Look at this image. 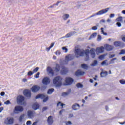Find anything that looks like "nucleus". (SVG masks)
I'll list each match as a JSON object with an SVG mask.
<instances>
[{"mask_svg":"<svg viewBox=\"0 0 125 125\" xmlns=\"http://www.w3.org/2000/svg\"><path fill=\"white\" fill-rule=\"evenodd\" d=\"M75 54L77 58H79V57H83L85 54L86 58H87V59H89V49H86L85 50H84L83 49H80V48L76 49L75 50Z\"/></svg>","mask_w":125,"mask_h":125,"instance_id":"nucleus-1","label":"nucleus"},{"mask_svg":"<svg viewBox=\"0 0 125 125\" xmlns=\"http://www.w3.org/2000/svg\"><path fill=\"white\" fill-rule=\"evenodd\" d=\"M62 80L61 77L57 76L55 77L53 80V83L55 86L57 87H59V86H61L62 85Z\"/></svg>","mask_w":125,"mask_h":125,"instance_id":"nucleus-2","label":"nucleus"},{"mask_svg":"<svg viewBox=\"0 0 125 125\" xmlns=\"http://www.w3.org/2000/svg\"><path fill=\"white\" fill-rule=\"evenodd\" d=\"M23 111H24V108L23 106L20 105H16L15 107L14 113L15 114H18L19 112H23Z\"/></svg>","mask_w":125,"mask_h":125,"instance_id":"nucleus-3","label":"nucleus"},{"mask_svg":"<svg viewBox=\"0 0 125 125\" xmlns=\"http://www.w3.org/2000/svg\"><path fill=\"white\" fill-rule=\"evenodd\" d=\"M36 99H39V98H41V99H43V102H46L48 100V97L47 96L45 97V95L43 94H38L36 97Z\"/></svg>","mask_w":125,"mask_h":125,"instance_id":"nucleus-4","label":"nucleus"},{"mask_svg":"<svg viewBox=\"0 0 125 125\" xmlns=\"http://www.w3.org/2000/svg\"><path fill=\"white\" fill-rule=\"evenodd\" d=\"M23 95L27 98H31L32 97V93L31 90L29 89H25L23 92Z\"/></svg>","mask_w":125,"mask_h":125,"instance_id":"nucleus-5","label":"nucleus"},{"mask_svg":"<svg viewBox=\"0 0 125 125\" xmlns=\"http://www.w3.org/2000/svg\"><path fill=\"white\" fill-rule=\"evenodd\" d=\"M65 83L66 85H71L74 83V79L71 77L65 78Z\"/></svg>","mask_w":125,"mask_h":125,"instance_id":"nucleus-6","label":"nucleus"},{"mask_svg":"<svg viewBox=\"0 0 125 125\" xmlns=\"http://www.w3.org/2000/svg\"><path fill=\"white\" fill-rule=\"evenodd\" d=\"M109 9H110V8H106L104 9L100 10L96 13V15H102L103 14H105V13H107V12L109 11Z\"/></svg>","mask_w":125,"mask_h":125,"instance_id":"nucleus-7","label":"nucleus"},{"mask_svg":"<svg viewBox=\"0 0 125 125\" xmlns=\"http://www.w3.org/2000/svg\"><path fill=\"white\" fill-rule=\"evenodd\" d=\"M42 83L44 85H47L50 83V79L48 77H44L42 80Z\"/></svg>","mask_w":125,"mask_h":125,"instance_id":"nucleus-8","label":"nucleus"},{"mask_svg":"<svg viewBox=\"0 0 125 125\" xmlns=\"http://www.w3.org/2000/svg\"><path fill=\"white\" fill-rule=\"evenodd\" d=\"M14 123V119L12 118H7L4 121L5 125H12Z\"/></svg>","mask_w":125,"mask_h":125,"instance_id":"nucleus-9","label":"nucleus"},{"mask_svg":"<svg viewBox=\"0 0 125 125\" xmlns=\"http://www.w3.org/2000/svg\"><path fill=\"white\" fill-rule=\"evenodd\" d=\"M25 100V98L22 95L18 96L17 98V102L20 104L23 103Z\"/></svg>","mask_w":125,"mask_h":125,"instance_id":"nucleus-10","label":"nucleus"},{"mask_svg":"<svg viewBox=\"0 0 125 125\" xmlns=\"http://www.w3.org/2000/svg\"><path fill=\"white\" fill-rule=\"evenodd\" d=\"M40 89H41V87L37 85H33L31 88L32 92H38Z\"/></svg>","mask_w":125,"mask_h":125,"instance_id":"nucleus-11","label":"nucleus"},{"mask_svg":"<svg viewBox=\"0 0 125 125\" xmlns=\"http://www.w3.org/2000/svg\"><path fill=\"white\" fill-rule=\"evenodd\" d=\"M104 52V47L101 46L100 47H97L96 49V52L97 54L99 53H102Z\"/></svg>","mask_w":125,"mask_h":125,"instance_id":"nucleus-12","label":"nucleus"},{"mask_svg":"<svg viewBox=\"0 0 125 125\" xmlns=\"http://www.w3.org/2000/svg\"><path fill=\"white\" fill-rule=\"evenodd\" d=\"M75 58V56L74 55H68L65 57V60L66 61H70L73 60Z\"/></svg>","mask_w":125,"mask_h":125,"instance_id":"nucleus-13","label":"nucleus"},{"mask_svg":"<svg viewBox=\"0 0 125 125\" xmlns=\"http://www.w3.org/2000/svg\"><path fill=\"white\" fill-rule=\"evenodd\" d=\"M68 72H69L68 68L65 67V66H63L62 68V70L61 71V73L62 75H66Z\"/></svg>","mask_w":125,"mask_h":125,"instance_id":"nucleus-14","label":"nucleus"},{"mask_svg":"<svg viewBox=\"0 0 125 125\" xmlns=\"http://www.w3.org/2000/svg\"><path fill=\"white\" fill-rule=\"evenodd\" d=\"M47 71L51 75V76H54V71H53V69L51 68L50 66L48 67L47 68Z\"/></svg>","mask_w":125,"mask_h":125,"instance_id":"nucleus-15","label":"nucleus"},{"mask_svg":"<svg viewBox=\"0 0 125 125\" xmlns=\"http://www.w3.org/2000/svg\"><path fill=\"white\" fill-rule=\"evenodd\" d=\"M47 122L49 125H52V124H53V119L52 118V116H49L47 120Z\"/></svg>","mask_w":125,"mask_h":125,"instance_id":"nucleus-16","label":"nucleus"},{"mask_svg":"<svg viewBox=\"0 0 125 125\" xmlns=\"http://www.w3.org/2000/svg\"><path fill=\"white\" fill-rule=\"evenodd\" d=\"M100 76L101 78H105V77H107V76H108V72L106 71H102L100 73Z\"/></svg>","mask_w":125,"mask_h":125,"instance_id":"nucleus-17","label":"nucleus"},{"mask_svg":"<svg viewBox=\"0 0 125 125\" xmlns=\"http://www.w3.org/2000/svg\"><path fill=\"white\" fill-rule=\"evenodd\" d=\"M105 49L108 51H110V50H113V49H114V47L112 45L106 44L105 45Z\"/></svg>","mask_w":125,"mask_h":125,"instance_id":"nucleus-18","label":"nucleus"},{"mask_svg":"<svg viewBox=\"0 0 125 125\" xmlns=\"http://www.w3.org/2000/svg\"><path fill=\"white\" fill-rule=\"evenodd\" d=\"M75 75L76 76H83L84 75V72L78 70L75 72Z\"/></svg>","mask_w":125,"mask_h":125,"instance_id":"nucleus-19","label":"nucleus"},{"mask_svg":"<svg viewBox=\"0 0 125 125\" xmlns=\"http://www.w3.org/2000/svg\"><path fill=\"white\" fill-rule=\"evenodd\" d=\"M27 116L30 118H33L34 117V112H33V111L29 110L27 112Z\"/></svg>","mask_w":125,"mask_h":125,"instance_id":"nucleus-20","label":"nucleus"},{"mask_svg":"<svg viewBox=\"0 0 125 125\" xmlns=\"http://www.w3.org/2000/svg\"><path fill=\"white\" fill-rule=\"evenodd\" d=\"M33 110H38L40 108V104H34L32 105Z\"/></svg>","mask_w":125,"mask_h":125,"instance_id":"nucleus-21","label":"nucleus"},{"mask_svg":"<svg viewBox=\"0 0 125 125\" xmlns=\"http://www.w3.org/2000/svg\"><path fill=\"white\" fill-rule=\"evenodd\" d=\"M90 55L92 58L95 57V52L94 51V49H91L90 50Z\"/></svg>","mask_w":125,"mask_h":125,"instance_id":"nucleus-22","label":"nucleus"},{"mask_svg":"<svg viewBox=\"0 0 125 125\" xmlns=\"http://www.w3.org/2000/svg\"><path fill=\"white\" fill-rule=\"evenodd\" d=\"M80 108V104H76L72 105V109L73 110H78Z\"/></svg>","mask_w":125,"mask_h":125,"instance_id":"nucleus-23","label":"nucleus"},{"mask_svg":"<svg viewBox=\"0 0 125 125\" xmlns=\"http://www.w3.org/2000/svg\"><path fill=\"white\" fill-rule=\"evenodd\" d=\"M60 68H61V67H60V65H59V64L58 63H57L56 64V66L55 67V70L56 71V72H59V71H60Z\"/></svg>","mask_w":125,"mask_h":125,"instance_id":"nucleus-24","label":"nucleus"},{"mask_svg":"<svg viewBox=\"0 0 125 125\" xmlns=\"http://www.w3.org/2000/svg\"><path fill=\"white\" fill-rule=\"evenodd\" d=\"M114 44L115 46H121L122 45V42L119 41L115 42Z\"/></svg>","mask_w":125,"mask_h":125,"instance_id":"nucleus-25","label":"nucleus"},{"mask_svg":"<svg viewBox=\"0 0 125 125\" xmlns=\"http://www.w3.org/2000/svg\"><path fill=\"white\" fill-rule=\"evenodd\" d=\"M81 67L83 69H84L85 70H87L88 69V66H87V64L85 63H83L81 64Z\"/></svg>","mask_w":125,"mask_h":125,"instance_id":"nucleus-26","label":"nucleus"},{"mask_svg":"<svg viewBox=\"0 0 125 125\" xmlns=\"http://www.w3.org/2000/svg\"><path fill=\"white\" fill-rule=\"evenodd\" d=\"M69 17H70V16L69 15V14H64L62 16L63 19L64 21L67 20V19H68V18H69Z\"/></svg>","mask_w":125,"mask_h":125,"instance_id":"nucleus-27","label":"nucleus"},{"mask_svg":"<svg viewBox=\"0 0 125 125\" xmlns=\"http://www.w3.org/2000/svg\"><path fill=\"white\" fill-rule=\"evenodd\" d=\"M97 64H98V62H97V61L94 60L93 61V62L90 64V66H91L92 67H94L95 66H96Z\"/></svg>","mask_w":125,"mask_h":125,"instance_id":"nucleus-28","label":"nucleus"},{"mask_svg":"<svg viewBox=\"0 0 125 125\" xmlns=\"http://www.w3.org/2000/svg\"><path fill=\"white\" fill-rule=\"evenodd\" d=\"M96 35H97V33H93L92 35L90 36L89 38V40H91V39H93V38H95V37H96Z\"/></svg>","mask_w":125,"mask_h":125,"instance_id":"nucleus-29","label":"nucleus"},{"mask_svg":"<svg viewBox=\"0 0 125 125\" xmlns=\"http://www.w3.org/2000/svg\"><path fill=\"white\" fill-rule=\"evenodd\" d=\"M117 22H123V17H119L116 19Z\"/></svg>","mask_w":125,"mask_h":125,"instance_id":"nucleus-30","label":"nucleus"},{"mask_svg":"<svg viewBox=\"0 0 125 125\" xmlns=\"http://www.w3.org/2000/svg\"><path fill=\"white\" fill-rule=\"evenodd\" d=\"M54 91V89L51 88L48 90L47 93L48 94H51L52 92Z\"/></svg>","mask_w":125,"mask_h":125,"instance_id":"nucleus-31","label":"nucleus"},{"mask_svg":"<svg viewBox=\"0 0 125 125\" xmlns=\"http://www.w3.org/2000/svg\"><path fill=\"white\" fill-rule=\"evenodd\" d=\"M24 117H25V115L24 114L21 115L19 118V122H22V121H23V119H24Z\"/></svg>","mask_w":125,"mask_h":125,"instance_id":"nucleus-32","label":"nucleus"},{"mask_svg":"<svg viewBox=\"0 0 125 125\" xmlns=\"http://www.w3.org/2000/svg\"><path fill=\"white\" fill-rule=\"evenodd\" d=\"M64 104H62L61 103V102H59V103H58L57 106L59 107V106H61L62 108H63V106H64Z\"/></svg>","mask_w":125,"mask_h":125,"instance_id":"nucleus-33","label":"nucleus"},{"mask_svg":"<svg viewBox=\"0 0 125 125\" xmlns=\"http://www.w3.org/2000/svg\"><path fill=\"white\" fill-rule=\"evenodd\" d=\"M105 58V55H102L99 57V59L100 60H103Z\"/></svg>","mask_w":125,"mask_h":125,"instance_id":"nucleus-34","label":"nucleus"},{"mask_svg":"<svg viewBox=\"0 0 125 125\" xmlns=\"http://www.w3.org/2000/svg\"><path fill=\"white\" fill-rule=\"evenodd\" d=\"M107 62V60H105L102 63H101V65H108V63H106Z\"/></svg>","mask_w":125,"mask_h":125,"instance_id":"nucleus-35","label":"nucleus"},{"mask_svg":"<svg viewBox=\"0 0 125 125\" xmlns=\"http://www.w3.org/2000/svg\"><path fill=\"white\" fill-rule=\"evenodd\" d=\"M120 83L121 84H125V80L123 79L120 80Z\"/></svg>","mask_w":125,"mask_h":125,"instance_id":"nucleus-36","label":"nucleus"},{"mask_svg":"<svg viewBox=\"0 0 125 125\" xmlns=\"http://www.w3.org/2000/svg\"><path fill=\"white\" fill-rule=\"evenodd\" d=\"M122 54H125V49L122 50L121 52L119 53L120 55H122Z\"/></svg>","mask_w":125,"mask_h":125,"instance_id":"nucleus-37","label":"nucleus"},{"mask_svg":"<svg viewBox=\"0 0 125 125\" xmlns=\"http://www.w3.org/2000/svg\"><path fill=\"white\" fill-rule=\"evenodd\" d=\"M76 86H77L78 88L83 87V84H81V83H78L76 84Z\"/></svg>","mask_w":125,"mask_h":125,"instance_id":"nucleus-38","label":"nucleus"},{"mask_svg":"<svg viewBox=\"0 0 125 125\" xmlns=\"http://www.w3.org/2000/svg\"><path fill=\"white\" fill-rule=\"evenodd\" d=\"M39 71V67H36L34 70H33V73H37Z\"/></svg>","mask_w":125,"mask_h":125,"instance_id":"nucleus-39","label":"nucleus"},{"mask_svg":"<svg viewBox=\"0 0 125 125\" xmlns=\"http://www.w3.org/2000/svg\"><path fill=\"white\" fill-rule=\"evenodd\" d=\"M72 33H67L66 35V36H65V37H66V38H70V37H71V36H72Z\"/></svg>","mask_w":125,"mask_h":125,"instance_id":"nucleus-40","label":"nucleus"},{"mask_svg":"<svg viewBox=\"0 0 125 125\" xmlns=\"http://www.w3.org/2000/svg\"><path fill=\"white\" fill-rule=\"evenodd\" d=\"M69 94V93L68 92H63L62 93V96H67Z\"/></svg>","mask_w":125,"mask_h":125,"instance_id":"nucleus-41","label":"nucleus"},{"mask_svg":"<svg viewBox=\"0 0 125 125\" xmlns=\"http://www.w3.org/2000/svg\"><path fill=\"white\" fill-rule=\"evenodd\" d=\"M4 104L6 105H8L9 104H11L10 101L9 100H7L4 102Z\"/></svg>","mask_w":125,"mask_h":125,"instance_id":"nucleus-42","label":"nucleus"},{"mask_svg":"<svg viewBox=\"0 0 125 125\" xmlns=\"http://www.w3.org/2000/svg\"><path fill=\"white\" fill-rule=\"evenodd\" d=\"M36 79H38V78H40V72H38L35 75Z\"/></svg>","mask_w":125,"mask_h":125,"instance_id":"nucleus-43","label":"nucleus"},{"mask_svg":"<svg viewBox=\"0 0 125 125\" xmlns=\"http://www.w3.org/2000/svg\"><path fill=\"white\" fill-rule=\"evenodd\" d=\"M33 74H34V72L33 71H30L29 72H28L27 75L28 76H32V75H33Z\"/></svg>","mask_w":125,"mask_h":125,"instance_id":"nucleus-44","label":"nucleus"},{"mask_svg":"<svg viewBox=\"0 0 125 125\" xmlns=\"http://www.w3.org/2000/svg\"><path fill=\"white\" fill-rule=\"evenodd\" d=\"M92 30H93L94 31H96L97 30V26H94L92 27Z\"/></svg>","mask_w":125,"mask_h":125,"instance_id":"nucleus-45","label":"nucleus"},{"mask_svg":"<svg viewBox=\"0 0 125 125\" xmlns=\"http://www.w3.org/2000/svg\"><path fill=\"white\" fill-rule=\"evenodd\" d=\"M32 125V122H31V121H28L26 122V125Z\"/></svg>","mask_w":125,"mask_h":125,"instance_id":"nucleus-46","label":"nucleus"},{"mask_svg":"<svg viewBox=\"0 0 125 125\" xmlns=\"http://www.w3.org/2000/svg\"><path fill=\"white\" fill-rule=\"evenodd\" d=\"M116 25L118 26V27H121L122 26V23H121L120 22H118L116 23Z\"/></svg>","mask_w":125,"mask_h":125,"instance_id":"nucleus-47","label":"nucleus"},{"mask_svg":"<svg viewBox=\"0 0 125 125\" xmlns=\"http://www.w3.org/2000/svg\"><path fill=\"white\" fill-rule=\"evenodd\" d=\"M110 18H113L115 17V14H111L109 16Z\"/></svg>","mask_w":125,"mask_h":125,"instance_id":"nucleus-48","label":"nucleus"},{"mask_svg":"<svg viewBox=\"0 0 125 125\" xmlns=\"http://www.w3.org/2000/svg\"><path fill=\"white\" fill-rule=\"evenodd\" d=\"M56 55H60L61 54V52H60V51H57L56 52Z\"/></svg>","mask_w":125,"mask_h":125,"instance_id":"nucleus-49","label":"nucleus"},{"mask_svg":"<svg viewBox=\"0 0 125 125\" xmlns=\"http://www.w3.org/2000/svg\"><path fill=\"white\" fill-rule=\"evenodd\" d=\"M60 2H62V1H58L56 4H54L53 5H58Z\"/></svg>","mask_w":125,"mask_h":125,"instance_id":"nucleus-50","label":"nucleus"},{"mask_svg":"<svg viewBox=\"0 0 125 125\" xmlns=\"http://www.w3.org/2000/svg\"><path fill=\"white\" fill-rule=\"evenodd\" d=\"M63 50H65V52H67L68 51V49L66 48V47H62Z\"/></svg>","mask_w":125,"mask_h":125,"instance_id":"nucleus-51","label":"nucleus"},{"mask_svg":"<svg viewBox=\"0 0 125 125\" xmlns=\"http://www.w3.org/2000/svg\"><path fill=\"white\" fill-rule=\"evenodd\" d=\"M66 125H72V122H71V121H68L67 122H66Z\"/></svg>","mask_w":125,"mask_h":125,"instance_id":"nucleus-52","label":"nucleus"},{"mask_svg":"<svg viewBox=\"0 0 125 125\" xmlns=\"http://www.w3.org/2000/svg\"><path fill=\"white\" fill-rule=\"evenodd\" d=\"M63 112H64V109L61 110L59 112V115H62V113H63Z\"/></svg>","mask_w":125,"mask_h":125,"instance_id":"nucleus-53","label":"nucleus"},{"mask_svg":"<svg viewBox=\"0 0 125 125\" xmlns=\"http://www.w3.org/2000/svg\"><path fill=\"white\" fill-rule=\"evenodd\" d=\"M4 94H5V93L4 92H1L0 94V95L1 96H3V95H4Z\"/></svg>","mask_w":125,"mask_h":125,"instance_id":"nucleus-54","label":"nucleus"},{"mask_svg":"<svg viewBox=\"0 0 125 125\" xmlns=\"http://www.w3.org/2000/svg\"><path fill=\"white\" fill-rule=\"evenodd\" d=\"M47 110V107H43V108H42V111H45V110Z\"/></svg>","mask_w":125,"mask_h":125,"instance_id":"nucleus-55","label":"nucleus"},{"mask_svg":"<svg viewBox=\"0 0 125 125\" xmlns=\"http://www.w3.org/2000/svg\"><path fill=\"white\" fill-rule=\"evenodd\" d=\"M98 40H99V41H100V40H101V36L100 35L98 36Z\"/></svg>","mask_w":125,"mask_h":125,"instance_id":"nucleus-56","label":"nucleus"},{"mask_svg":"<svg viewBox=\"0 0 125 125\" xmlns=\"http://www.w3.org/2000/svg\"><path fill=\"white\" fill-rule=\"evenodd\" d=\"M54 45V43H51L50 47L51 48H52V47H53V46Z\"/></svg>","mask_w":125,"mask_h":125,"instance_id":"nucleus-57","label":"nucleus"},{"mask_svg":"<svg viewBox=\"0 0 125 125\" xmlns=\"http://www.w3.org/2000/svg\"><path fill=\"white\" fill-rule=\"evenodd\" d=\"M122 40L123 42H125V37H122Z\"/></svg>","mask_w":125,"mask_h":125,"instance_id":"nucleus-58","label":"nucleus"},{"mask_svg":"<svg viewBox=\"0 0 125 125\" xmlns=\"http://www.w3.org/2000/svg\"><path fill=\"white\" fill-rule=\"evenodd\" d=\"M101 32H102V33H103V34H104V28H103V27H102L101 28Z\"/></svg>","mask_w":125,"mask_h":125,"instance_id":"nucleus-59","label":"nucleus"},{"mask_svg":"<svg viewBox=\"0 0 125 125\" xmlns=\"http://www.w3.org/2000/svg\"><path fill=\"white\" fill-rule=\"evenodd\" d=\"M51 48L49 46V47H47L46 49H47V51H49V50H50V49Z\"/></svg>","mask_w":125,"mask_h":125,"instance_id":"nucleus-60","label":"nucleus"},{"mask_svg":"<svg viewBox=\"0 0 125 125\" xmlns=\"http://www.w3.org/2000/svg\"><path fill=\"white\" fill-rule=\"evenodd\" d=\"M106 21L108 23H110L111 22V19H108Z\"/></svg>","mask_w":125,"mask_h":125,"instance_id":"nucleus-61","label":"nucleus"},{"mask_svg":"<svg viewBox=\"0 0 125 125\" xmlns=\"http://www.w3.org/2000/svg\"><path fill=\"white\" fill-rule=\"evenodd\" d=\"M3 110V107H0V113Z\"/></svg>","mask_w":125,"mask_h":125,"instance_id":"nucleus-62","label":"nucleus"},{"mask_svg":"<svg viewBox=\"0 0 125 125\" xmlns=\"http://www.w3.org/2000/svg\"><path fill=\"white\" fill-rule=\"evenodd\" d=\"M101 22H102V23H105V21L104 20H101Z\"/></svg>","mask_w":125,"mask_h":125,"instance_id":"nucleus-63","label":"nucleus"},{"mask_svg":"<svg viewBox=\"0 0 125 125\" xmlns=\"http://www.w3.org/2000/svg\"><path fill=\"white\" fill-rule=\"evenodd\" d=\"M37 122H34L32 124V125H37Z\"/></svg>","mask_w":125,"mask_h":125,"instance_id":"nucleus-64","label":"nucleus"}]
</instances>
